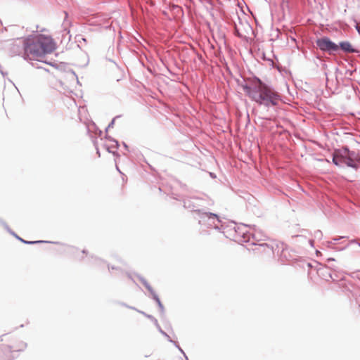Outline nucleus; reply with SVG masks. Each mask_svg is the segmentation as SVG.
<instances>
[{"label":"nucleus","instance_id":"nucleus-1","mask_svg":"<svg viewBox=\"0 0 360 360\" xmlns=\"http://www.w3.org/2000/svg\"><path fill=\"white\" fill-rule=\"evenodd\" d=\"M250 84H241L243 91L252 101L259 105L269 108L276 106L281 101V94L272 85L264 83L260 78L253 75L247 79Z\"/></svg>","mask_w":360,"mask_h":360},{"label":"nucleus","instance_id":"nucleus-2","mask_svg":"<svg viewBox=\"0 0 360 360\" xmlns=\"http://www.w3.org/2000/svg\"><path fill=\"white\" fill-rule=\"evenodd\" d=\"M54 50V44L50 37L37 34L25 38V55L33 58L41 57Z\"/></svg>","mask_w":360,"mask_h":360},{"label":"nucleus","instance_id":"nucleus-3","mask_svg":"<svg viewBox=\"0 0 360 360\" xmlns=\"http://www.w3.org/2000/svg\"><path fill=\"white\" fill-rule=\"evenodd\" d=\"M360 162V154L354 150H350L347 146L335 149L332 154V162L339 167H348L357 169Z\"/></svg>","mask_w":360,"mask_h":360},{"label":"nucleus","instance_id":"nucleus-4","mask_svg":"<svg viewBox=\"0 0 360 360\" xmlns=\"http://www.w3.org/2000/svg\"><path fill=\"white\" fill-rule=\"evenodd\" d=\"M194 219L198 221V224L200 226H204L207 228H214L224 233V230L225 229L224 224L217 214L208 212L205 209L202 213H200L198 217H194Z\"/></svg>","mask_w":360,"mask_h":360},{"label":"nucleus","instance_id":"nucleus-5","mask_svg":"<svg viewBox=\"0 0 360 360\" xmlns=\"http://www.w3.org/2000/svg\"><path fill=\"white\" fill-rule=\"evenodd\" d=\"M24 27L16 25H11L8 27L0 28V40H18L22 39Z\"/></svg>","mask_w":360,"mask_h":360},{"label":"nucleus","instance_id":"nucleus-6","mask_svg":"<svg viewBox=\"0 0 360 360\" xmlns=\"http://www.w3.org/2000/svg\"><path fill=\"white\" fill-rule=\"evenodd\" d=\"M184 207L190 210L194 217H198L205 209V200L198 197L186 198L183 200Z\"/></svg>","mask_w":360,"mask_h":360},{"label":"nucleus","instance_id":"nucleus-7","mask_svg":"<svg viewBox=\"0 0 360 360\" xmlns=\"http://www.w3.org/2000/svg\"><path fill=\"white\" fill-rule=\"evenodd\" d=\"M316 44L319 49L323 52L333 53L338 51V44L331 41L328 37H323L317 39Z\"/></svg>","mask_w":360,"mask_h":360},{"label":"nucleus","instance_id":"nucleus-8","mask_svg":"<svg viewBox=\"0 0 360 360\" xmlns=\"http://www.w3.org/2000/svg\"><path fill=\"white\" fill-rule=\"evenodd\" d=\"M275 249H278L276 255L279 257L281 262L284 263L295 259L294 255L290 253L288 245L284 243L279 242L276 244Z\"/></svg>","mask_w":360,"mask_h":360},{"label":"nucleus","instance_id":"nucleus-9","mask_svg":"<svg viewBox=\"0 0 360 360\" xmlns=\"http://www.w3.org/2000/svg\"><path fill=\"white\" fill-rule=\"evenodd\" d=\"M9 53L11 56L25 55V38L13 40L10 44Z\"/></svg>","mask_w":360,"mask_h":360},{"label":"nucleus","instance_id":"nucleus-10","mask_svg":"<svg viewBox=\"0 0 360 360\" xmlns=\"http://www.w3.org/2000/svg\"><path fill=\"white\" fill-rule=\"evenodd\" d=\"M136 277L139 279V281L142 283V284L145 286V288L149 291V292L151 295L152 298L156 302L160 314L162 315L165 314V308L163 304H162L158 295L156 294V292L154 291L153 288L150 286V285L148 283V282L141 275L136 274Z\"/></svg>","mask_w":360,"mask_h":360},{"label":"nucleus","instance_id":"nucleus-11","mask_svg":"<svg viewBox=\"0 0 360 360\" xmlns=\"http://www.w3.org/2000/svg\"><path fill=\"white\" fill-rule=\"evenodd\" d=\"M278 243L272 242L271 243H256L252 242V244L255 246L254 249L255 251H258L260 252H264L266 254L273 253L274 255L276 254L277 250L276 248V244Z\"/></svg>","mask_w":360,"mask_h":360},{"label":"nucleus","instance_id":"nucleus-12","mask_svg":"<svg viewBox=\"0 0 360 360\" xmlns=\"http://www.w3.org/2000/svg\"><path fill=\"white\" fill-rule=\"evenodd\" d=\"M1 224L4 226V227L6 229V231L12 236H13L16 239L20 240L24 244L27 245H34V244H38V243H53V244H59V242H53V241H48V240H25L24 239H21L20 236H18L14 231H13L9 226L7 225L6 223L4 221H1Z\"/></svg>","mask_w":360,"mask_h":360},{"label":"nucleus","instance_id":"nucleus-13","mask_svg":"<svg viewBox=\"0 0 360 360\" xmlns=\"http://www.w3.org/2000/svg\"><path fill=\"white\" fill-rule=\"evenodd\" d=\"M250 229L252 230L250 235L254 240L253 242L256 243H259V242L262 240H266L267 238L265 233L260 228L257 227L256 225L253 224L250 226Z\"/></svg>","mask_w":360,"mask_h":360},{"label":"nucleus","instance_id":"nucleus-14","mask_svg":"<svg viewBox=\"0 0 360 360\" xmlns=\"http://www.w3.org/2000/svg\"><path fill=\"white\" fill-rule=\"evenodd\" d=\"M250 225H247L243 224L241 226H236V224L233 226V229L236 233L238 234L239 236H242V237L244 238V242H248L250 241V231L244 230L247 227L250 228Z\"/></svg>","mask_w":360,"mask_h":360},{"label":"nucleus","instance_id":"nucleus-15","mask_svg":"<svg viewBox=\"0 0 360 360\" xmlns=\"http://www.w3.org/2000/svg\"><path fill=\"white\" fill-rule=\"evenodd\" d=\"M338 50L341 49L343 52L346 53H359V51L354 48L351 43L347 41H340L339 44H338Z\"/></svg>","mask_w":360,"mask_h":360},{"label":"nucleus","instance_id":"nucleus-16","mask_svg":"<svg viewBox=\"0 0 360 360\" xmlns=\"http://www.w3.org/2000/svg\"><path fill=\"white\" fill-rule=\"evenodd\" d=\"M139 313L143 314L144 316H146L148 319H151V321L153 322L154 325L157 328L158 330L162 335H167V333L165 332L160 327V326L158 323V321L157 319H155L153 316L150 314H148L146 312L143 311H138Z\"/></svg>","mask_w":360,"mask_h":360},{"label":"nucleus","instance_id":"nucleus-17","mask_svg":"<svg viewBox=\"0 0 360 360\" xmlns=\"http://www.w3.org/2000/svg\"><path fill=\"white\" fill-rule=\"evenodd\" d=\"M318 274H319V276H323V278L325 280H326V281H328V278H331L333 280H335L333 278L331 272L328 269V267H326V266H324L323 268H320L318 270Z\"/></svg>","mask_w":360,"mask_h":360},{"label":"nucleus","instance_id":"nucleus-18","mask_svg":"<svg viewBox=\"0 0 360 360\" xmlns=\"http://www.w3.org/2000/svg\"><path fill=\"white\" fill-rule=\"evenodd\" d=\"M324 245L328 248H330V249H333L335 250H338V251H342L348 248V245H345L341 248H338L336 246V244L335 243H333L332 240L326 241L324 243Z\"/></svg>","mask_w":360,"mask_h":360},{"label":"nucleus","instance_id":"nucleus-19","mask_svg":"<svg viewBox=\"0 0 360 360\" xmlns=\"http://www.w3.org/2000/svg\"><path fill=\"white\" fill-rule=\"evenodd\" d=\"M120 117V115H117V116H115L112 120L111 122L108 124V127H106L105 129V132L108 131V130L110 129V128H112L114 124H115V121L116 119L119 118Z\"/></svg>","mask_w":360,"mask_h":360},{"label":"nucleus","instance_id":"nucleus-20","mask_svg":"<svg viewBox=\"0 0 360 360\" xmlns=\"http://www.w3.org/2000/svg\"><path fill=\"white\" fill-rule=\"evenodd\" d=\"M105 138L108 140L115 143V148L117 149L119 148V142H118V141H117L116 139H113L111 136H108V135L105 136Z\"/></svg>","mask_w":360,"mask_h":360},{"label":"nucleus","instance_id":"nucleus-21","mask_svg":"<svg viewBox=\"0 0 360 360\" xmlns=\"http://www.w3.org/2000/svg\"><path fill=\"white\" fill-rule=\"evenodd\" d=\"M314 237H315L316 238L321 239V238H322V236H323V234H322L321 231H320V230H316V231L314 232Z\"/></svg>","mask_w":360,"mask_h":360},{"label":"nucleus","instance_id":"nucleus-22","mask_svg":"<svg viewBox=\"0 0 360 360\" xmlns=\"http://www.w3.org/2000/svg\"><path fill=\"white\" fill-rule=\"evenodd\" d=\"M32 65L33 67L36 68L41 69V70H43L46 71V72H49V70H48V69H46V68H44V67H42V66H39V65H38V63H32Z\"/></svg>","mask_w":360,"mask_h":360},{"label":"nucleus","instance_id":"nucleus-23","mask_svg":"<svg viewBox=\"0 0 360 360\" xmlns=\"http://www.w3.org/2000/svg\"><path fill=\"white\" fill-rule=\"evenodd\" d=\"M173 345L179 349V351L184 355L186 354L182 348L179 346L177 342H173Z\"/></svg>","mask_w":360,"mask_h":360},{"label":"nucleus","instance_id":"nucleus-24","mask_svg":"<svg viewBox=\"0 0 360 360\" xmlns=\"http://www.w3.org/2000/svg\"><path fill=\"white\" fill-rule=\"evenodd\" d=\"M94 146L96 150V153L97 155H98V157L101 156V153H100V150H99V148H98V144H97V141L96 140H94Z\"/></svg>","mask_w":360,"mask_h":360},{"label":"nucleus","instance_id":"nucleus-25","mask_svg":"<svg viewBox=\"0 0 360 360\" xmlns=\"http://www.w3.org/2000/svg\"><path fill=\"white\" fill-rule=\"evenodd\" d=\"M120 304L123 306V307H125L127 308H129V309H133V310H136V311H139V309H136L135 307H131V306H129L128 304H127L126 303L124 302H120Z\"/></svg>","mask_w":360,"mask_h":360},{"label":"nucleus","instance_id":"nucleus-26","mask_svg":"<svg viewBox=\"0 0 360 360\" xmlns=\"http://www.w3.org/2000/svg\"><path fill=\"white\" fill-rule=\"evenodd\" d=\"M347 238H348L347 236H340V237L333 238L331 240L336 244L337 241H339L341 239Z\"/></svg>","mask_w":360,"mask_h":360},{"label":"nucleus","instance_id":"nucleus-27","mask_svg":"<svg viewBox=\"0 0 360 360\" xmlns=\"http://www.w3.org/2000/svg\"><path fill=\"white\" fill-rule=\"evenodd\" d=\"M352 244H356L358 246L360 247V243L357 241L356 239L351 240L346 245H348V247Z\"/></svg>","mask_w":360,"mask_h":360},{"label":"nucleus","instance_id":"nucleus-28","mask_svg":"<svg viewBox=\"0 0 360 360\" xmlns=\"http://www.w3.org/2000/svg\"><path fill=\"white\" fill-rule=\"evenodd\" d=\"M108 269H109V270H110V269H115V270L118 271H119V273H120V274H122V273H123V271H122L120 269H119V268H117V267H115V266H110V265L108 264Z\"/></svg>","mask_w":360,"mask_h":360},{"label":"nucleus","instance_id":"nucleus-29","mask_svg":"<svg viewBox=\"0 0 360 360\" xmlns=\"http://www.w3.org/2000/svg\"><path fill=\"white\" fill-rule=\"evenodd\" d=\"M70 72L71 73V75H72L74 77H75V78H76L77 84H79V79H78L77 75H76L75 72L74 70H71L70 71Z\"/></svg>","mask_w":360,"mask_h":360},{"label":"nucleus","instance_id":"nucleus-30","mask_svg":"<svg viewBox=\"0 0 360 360\" xmlns=\"http://www.w3.org/2000/svg\"><path fill=\"white\" fill-rule=\"evenodd\" d=\"M126 275L127 276V277L131 279L132 281V282L134 283H135L136 285H137V283H136V281H134V279L133 278L131 274L130 273H128V272H126Z\"/></svg>","mask_w":360,"mask_h":360},{"label":"nucleus","instance_id":"nucleus-31","mask_svg":"<svg viewBox=\"0 0 360 360\" xmlns=\"http://www.w3.org/2000/svg\"><path fill=\"white\" fill-rule=\"evenodd\" d=\"M103 147L106 149V150L108 152V153H111V148H115V146H109L108 145H104Z\"/></svg>","mask_w":360,"mask_h":360},{"label":"nucleus","instance_id":"nucleus-32","mask_svg":"<svg viewBox=\"0 0 360 360\" xmlns=\"http://www.w3.org/2000/svg\"><path fill=\"white\" fill-rule=\"evenodd\" d=\"M328 269H330L331 270L334 271H337V267L333 265V264H330L328 266H327Z\"/></svg>","mask_w":360,"mask_h":360},{"label":"nucleus","instance_id":"nucleus-33","mask_svg":"<svg viewBox=\"0 0 360 360\" xmlns=\"http://www.w3.org/2000/svg\"><path fill=\"white\" fill-rule=\"evenodd\" d=\"M355 29L356 30V31L358 32V33L360 35V23H358V22L356 23Z\"/></svg>","mask_w":360,"mask_h":360},{"label":"nucleus","instance_id":"nucleus-34","mask_svg":"<svg viewBox=\"0 0 360 360\" xmlns=\"http://www.w3.org/2000/svg\"><path fill=\"white\" fill-rule=\"evenodd\" d=\"M164 337H165L167 338V340L169 342H172L173 343V342H175L174 340H172L170 336L167 333V335H163Z\"/></svg>","mask_w":360,"mask_h":360},{"label":"nucleus","instance_id":"nucleus-35","mask_svg":"<svg viewBox=\"0 0 360 360\" xmlns=\"http://www.w3.org/2000/svg\"><path fill=\"white\" fill-rule=\"evenodd\" d=\"M164 337H165L167 338V340L169 342H172L173 343V342H175L174 340H172L170 336L167 333V335H163Z\"/></svg>","mask_w":360,"mask_h":360},{"label":"nucleus","instance_id":"nucleus-36","mask_svg":"<svg viewBox=\"0 0 360 360\" xmlns=\"http://www.w3.org/2000/svg\"><path fill=\"white\" fill-rule=\"evenodd\" d=\"M164 337H165L167 338V340L169 342H172L173 343V342H175L174 340H172L170 336L167 333V335H163Z\"/></svg>","mask_w":360,"mask_h":360},{"label":"nucleus","instance_id":"nucleus-37","mask_svg":"<svg viewBox=\"0 0 360 360\" xmlns=\"http://www.w3.org/2000/svg\"><path fill=\"white\" fill-rule=\"evenodd\" d=\"M234 33H235V34H236V36H238V37H240V36H241V34H240V32H239L238 29L236 27H235V32H234Z\"/></svg>","mask_w":360,"mask_h":360},{"label":"nucleus","instance_id":"nucleus-38","mask_svg":"<svg viewBox=\"0 0 360 360\" xmlns=\"http://www.w3.org/2000/svg\"><path fill=\"white\" fill-rule=\"evenodd\" d=\"M112 153V155L115 157H120V155L119 153L117 152V151H112L111 150V153Z\"/></svg>","mask_w":360,"mask_h":360},{"label":"nucleus","instance_id":"nucleus-39","mask_svg":"<svg viewBox=\"0 0 360 360\" xmlns=\"http://www.w3.org/2000/svg\"><path fill=\"white\" fill-rule=\"evenodd\" d=\"M122 145H123L124 148L127 150H129V147H128V146L127 145V143H126L122 142Z\"/></svg>","mask_w":360,"mask_h":360},{"label":"nucleus","instance_id":"nucleus-40","mask_svg":"<svg viewBox=\"0 0 360 360\" xmlns=\"http://www.w3.org/2000/svg\"><path fill=\"white\" fill-rule=\"evenodd\" d=\"M335 261V259L334 258H332V257H330V258H328L327 259V262L328 263L331 262H334Z\"/></svg>","mask_w":360,"mask_h":360},{"label":"nucleus","instance_id":"nucleus-41","mask_svg":"<svg viewBox=\"0 0 360 360\" xmlns=\"http://www.w3.org/2000/svg\"><path fill=\"white\" fill-rule=\"evenodd\" d=\"M116 169L119 172L120 174H121L122 176H124V174L120 171L117 165H116Z\"/></svg>","mask_w":360,"mask_h":360},{"label":"nucleus","instance_id":"nucleus-42","mask_svg":"<svg viewBox=\"0 0 360 360\" xmlns=\"http://www.w3.org/2000/svg\"><path fill=\"white\" fill-rule=\"evenodd\" d=\"M210 175L212 178H216V175L215 174L212 173V172H210Z\"/></svg>","mask_w":360,"mask_h":360},{"label":"nucleus","instance_id":"nucleus-43","mask_svg":"<svg viewBox=\"0 0 360 360\" xmlns=\"http://www.w3.org/2000/svg\"><path fill=\"white\" fill-rule=\"evenodd\" d=\"M37 61H38V62H41V60H37ZM42 63H44V61H42ZM44 63H46V64H49V65H50L53 66V65L52 63H46V62H44Z\"/></svg>","mask_w":360,"mask_h":360},{"label":"nucleus","instance_id":"nucleus-44","mask_svg":"<svg viewBox=\"0 0 360 360\" xmlns=\"http://www.w3.org/2000/svg\"><path fill=\"white\" fill-rule=\"evenodd\" d=\"M183 356L185 358V360H189L186 354H184Z\"/></svg>","mask_w":360,"mask_h":360},{"label":"nucleus","instance_id":"nucleus-45","mask_svg":"<svg viewBox=\"0 0 360 360\" xmlns=\"http://www.w3.org/2000/svg\"><path fill=\"white\" fill-rule=\"evenodd\" d=\"M172 198H173L174 199L179 200V199H178V198H177L176 195H174Z\"/></svg>","mask_w":360,"mask_h":360},{"label":"nucleus","instance_id":"nucleus-46","mask_svg":"<svg viewBox=\"0 0 360 360\" xmlns=\"http://www.w3.org/2000/svg\"><path fill=\"white\" fill-rule=\"evenodd\" d=\"M82 253H83V254H86V250H82Z\"/></svg>","mask_w":360,"mask_h":360},{"label":"nucleus","instance_id":"nucleus-47","mask_svg":"<svg viewBox=\"0 0 360 360\" xmlns=\"http://www.w3.org/2000/svg\"><path fill=\"white\" fill-rule=\"evenodd\" d=\"M310 244H311V245H312V244H313V241H312V240H310Z\"/></svg>","mask_w":360,"mask_h":360},{"label":"nucleus","instance_id":"nucleus-48","mask_svg":"<svg viewBox=\"0 0 360 360\" xmlns=\"http://www.w3.org/2000/svg\"><path fill=\"white\" fill-rule=\"evenodd\" d=\"M238 19L239 20V21L240 22V17L238 15Z\"/></svg>","mask_w":360,"mask_h":360},{"label":"nucleus","instance_id":"nucleus-49","mask_svg":"<svg viewBox=\"0 0 360 360\" xmlns=\"http://www.w3.org/2000/svg\"><path fill=\"white\" fill-rule=\"evenodd\" d=\"M0 340H1V341H3V339L1 338V337H0Z\"/></svg>","mask_w":360,"mask_h":360},{"label":"nucleus","instance_id":"nucleus-50","mask_svg":"<svg viewBox=\"0 0 360 360\" xmlns=\"http://www.w3.org/2000/svg\"><path fill=\"white\" fill-rule=\"evenodd\" d=\"M0 25H2V22H1V20H0Z\"/></svg>","mask_w":360,"mask_h":360}]
</instances>
